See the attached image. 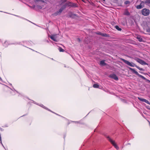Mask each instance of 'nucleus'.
<instances>
[{"label":"nucleus","mask_w":150,"mask_h":150,"mask_svg":"<svg viewBox=\"0 0 150 150\" xmlns=\"http://www.w3.org/2000/svg\"><path fill=\"white\" fill-rule=\"evenodd\" d=\"M2 146H3V147L4 148V145H3V144H2Z\"/></svg>","instance_id":"f704fd0d"},{"label":"nucleus","mask_w":150,"mask_h":150,"mask_svg":"<svg viewBox=\"0 0 150 150\" xmlns=\"http://www.w3.org/2000/svg\"><path fill=\"white\" fill-rule=\"evenodd\" d=\"M99 86L97 84H95L93 85V87L95 88H98Z\"/></svg>","instance_id":"2eb2a0df"},{"label":"nucleus","mask_w":150,"mask_h":150,"mask_svg":"<svg viewBox=\"0 0 150 150\" xmlns=\"http://www.w3.org/2000/svg\"><path fill=\"white\" fill-rule=\"evenodd\" d=\"M145 3L150 4V0H146V1H145Z\"/></svg>","instance_id":"412c9836"},{"label":"nucleus","mask_w":150,"mask_h":150,"mask_svg":"<svg viewBox=\"0 0 150 150\" xmlns=\"http://www.w3.org/2000/svg\"><path fill=\"white\" fill-rule=\"evenodd\" d=\"M137 38L139 42H142V38L139 36H138L137 37Z\"/></svg>","instance_id":"f8f14e48"},{"label":"nucleus","mask_w":150,"mask_h":150,"mask_svg":"<svg viewBox=\"0 0 150 150\" xmlns=\"http://www.w3.org/2000/svg\"><path fill=\"white\" fill-rule=\"evenodd\" d=\"M129 69L132 71L136 75L139 76V77L142 78L144 80H146L147 81H148L150 83V81L149 80L146 79L144 76L139 74L137 71H136L134 69H132L131 68H129Z\"/></svg>","instance_id":"f257e3e1"},{"label":"nucleus","mask_w":150,"mask_h":150,"mask_svg":"<svg viewBox=\"0 0 150 150\" xmlns=\"http://www.w3.org/2000/svg\"><path fill=\"white\" fill-rule=\"evenodd\" d=\"M106 137L108 139V140L116 149L118 150L119 149V147L115 143L114 141L112 140L109 136H107Z\"/></svg>","instance_id":"39448f33"},{"label":"nucleus","mask_w":150,"mask_h":150,"mask_svg":"<svg viewBox=\"0 0 150 150\" xmlns=\"http://www.w3.org/2000/svg\"><path fill=\"white\" fill-rule=\"evenodd\" d=\"M72 15H74V16H76V15L75 14H73Z\"/></svg>","instance_id":"473e14b6"},{"label":"nucleus","mask_w":150,"mask_h":150,"mask_svg":"<svg viewBox=\"0 0 150 150\" xmlns=\"http://www.w3.org/2000/svg\"><path fill=\"white\" fill-rule=\"evenodd\" d=\"M120 60L124 62L125 64H126L128 65H129L132 67H134L137 66V65H136L135 64H134L132 62L130 63L127 60H126L123 59L121 58L120 59Z\"/></svg>","instance_id":"f03ea898"},{"label":"nucleus","mask_w":150,"mask_h":150,"mask_svg":"<svg viewBox=\"0 0 150 150\" xmlns=\"http://www.w3.org/2000/svg\"><path fill=\"white\" fill-rule=\"evenodd\" d=\"M0 143H1L2 144V142H1V140H0Z\"/></svg>","instance_id":"7c9ffc66"},{"label":"nucleus","mask_w":150,"mask_h":150,"mask_svg":"<svg viewBox=\"0 0 150 150\" xmlns=\"http://www.w3.org/2000/svg\"><path fill=\"white\" fill-rule=\"evenodd\" d=\"M142 14L145 16H147L149 15L150 13V11L149 9L144 8L141 11Z\"/></svg>","instance_id":"7ed1b4c3"},{"label":"nucleus","mask_w":150,"mask_h":150,"mask_svg":"<svg viewBox=\"0 0 150 150\" xmlns=\"http://www.w3.org/2000/svg\"><path fill=\"white\" fill-rule=\"evenodd\" d=\"M67 0H62V2H64L66 1Z\"/></svg>","instance_id":"c85d7f7f"},{"label":"nucleus","mask_w":150,"mask_h":150,"mask_svg":"<svg viewBox=\"0 0 150 150\" xmlns=\"http://www.w3.org/2000/svg\"><path fill=\"white\" fill-rule=\"evenodd\" d=\"M69 6L73 7H77V4H76L71 2H69Z\"/></svg>","instance_id":"9d476101"},{"label":"nucleus","mask_w":150,"mask_h":150,"mask_svg":"<svg viewBox=\"0 0 150 150\" xmlns=\"http://www.w3.org/2000/svg\"><path fill=\"white\" fill-rule=\"evenodd\" d=\"M45 0H38V1H40L43 2H44Z\"/></svg>","instance_id":"bb28decb"},{"label":"nucleus","mask_w":150,"mask_h":150,"mask_svg":"<svg viewBox=\"0 0 150 150\" xmlns=\"http://www.w3.org/2000/svg\"><path fill=\"white\" fill-rule=\"evenodd\" d=\"M148 104L150 105V103L149 102V104Z\"/></svg>","instance_id":"79ce46f5"},{"label":"nucleus","mask_w":150,"mask_h":150,"mask_svg":"<svg viewBox=\"0 0 150 150\" xmlns=\"http://www.w3.org/2000/svg\"><path fill=\"white\" fill-rule=\"evenodd\" d=\"M69 3H66L65 4H64V6H65V7H66V6H69Z\"/></svg>","instance_id":"393cba45"},{"label":"nucleus","mask_w":150,"mask_h":150,"mask_svg":"<svg viewBox=\"0 0 150 150\" xmlns=\"http://www.w3.org/2000/svg\"><path fill=\"white\" fill-rule=\"evenodd\" d=\"M135 60L138 62L142 65H147L148 64L146 63L144 61L139 58H137Z\"/></svg>","instance_id":"423d86ee"},{"label":"nucleus","mask_w":150,"mask_h":150,"mask_svg":"<svg viewBox=\"0 0 150 150\" xmlns=\"http://www.w3.org/2000/svg\"><path fill=\"white\" fill-rule=\"evenodd\" d=\"M78 41L79 42H80V39H79V38H78Z\"/></svg>","instance_id":"2f4dec72"},{"label":"nucleus","mask_w":150,"mask_h":150,"mask_svg":"<svg viewBox=\"0 0 150 150\" xmlns=\"http://www.w3.org/2000/svg\"><path fill=\"white\" fill-rule=\"evenodd\" d=\"M7 42L6 41L5 43H4V46H5V47H6L7 46V45H5V44H6Z\"/></svg>","instance_id":"cd10ccee"},{"label":"nucleus","mask_w":150,"mask_h":150,"mask_svg":"<svg viewBox=\"0 0 150 150\" xmlns=\"http://www.w3.org/2000/svg\"><path fill=\"white\" fill-rule=\"evenodd\" d=\"M63 10L61 8H60L59 11H57L56 12L54 13V16H56L60 14V13L62 12Z\"/></svg>","instance_id":"1a4fd4ad"},{"label":"nucleus","mask_w":150,"mask_h":150,"mask_svg":"<svg viewBox=\"0 0 150 150\" xmlns=\"http://www.w3.org/2000/svg\"><path fill=\"white\" fill-rule=\"evenodd\" d=\"M130 3V1H126L125 2V4H128Z\"/></svg>","instance_id":"4be33fe9"},{"label":"nucleus","mask_w":150,"mask_h":150,"mask_svg":"<svg viewBox=\"0 0 150 150\" xmlns=\"http://www.w3.org/2000/svg\"><path fill=\"white\" fill-rule=\"evenodd\" d=\"M140 73H142V72H140Z\"/></svg>","instance_id":"a19ab883"},{"label":"nucleus","mask_w":150,"mask_h":150,"mask_svg":"<svg viewBox=\"0 0 150 150\" xmlns=\"http://www.w3.org/2000/svg\"><path fill=\"white\" fill-rule=\"evenodd\" d=\"M127 144L130 145V144H129V143H128V144Z\"/></svg>","instance_id":"4c0bfd02"},{"label":"nucleus","mask_w":150,"mask_h":150,"mask_svg":"<svg viewBox=\"0 0 150 150\" xmlns=\"http://www.w3.org/2000/svg\"><path fill=\"white\" fill-rule=\"evenodd\" d=\"M0 80H2V79L0 77Z\"/></svg>","instance_id":"72a5a7b5"},{"label":"nucleus","mask_w":150,"mask_h":150,"mask_svg":"<svg viewBox=\"0 0 150 150\" xmlns=\"http://www.w3.org/2000/svg\"><path fill=\"white\" fill-rule=\"evenodd\" d=\"M40 106L41 107H42L43 108H45V109H47V110H49V111H51V110H49V109H48L47 108H46V107H45V106H44L43 105H42H42H40Z\"/></svg>","instance_id":"a211bd4d"},{"label":"nucleus","mask_w":150,"mask_h":150,"mask_svg":"<svg viewBox=\"0 0 150 150\" xmlns=\"http://www.w3.org/2000/svg\"><path fill=\"white\" fill-rule=\"evenodd\" d=\"M47 42H49V41H48V40H47Z\"/></svg>","instance_id":"58836bf2"},{"label":"nucleus","mask_w":150,"mask_h":150,"mask_svg":"<svg viewBox=\"0 0 150 150\" xmlns=\"http://www.w3.org/2000/svg\"><path fill=\"white\" fill-rule=\"evenodd\" d=\"M39 8H41V7L40 6H39Z\"/></svg>","instance_id":"e433bc0d"},{"label":"nucleus","mask_w":150,"mask_h":150,"mask_svg":"<svg viewBox=\"0 0 150 150\" xmlns=\"http://www.w3.org/2000/svg\"><path fill=\"white\" fill-rule=\"evenodd\" d=\"M66 7H65V6L64 5H63L60 8H61L63 10Z\"/></svg>","instance_id":"5701e85b"},{"label":"nucleus","mask_w":150,"mask_h":150,"mask_svg":"<svg viewBox=\"0 0 150 150\" xmlns=\"http://www.w3.org/2000/svg\"><path fill=\"white\" fill-rule=\"evenodd\" d=\"M59 36V35L56 34L53 35L51 36H49L54 41L57 42L59 40V39L58 38Z\"/></svg>","instance_id":"20e7f679"},{"label":"nucleus","mask_w":150,"mask_h":150,"mask_svg":"<svg viewBox=\"0 0 150 150\" xmlns=\"http://www.w3.org/2000/svg\"><path fill=\"white\" fill-rule=\"evenodd\" d=\"M101 35L105 37H108L109 36V35L106 33H102Z\"/></svg>","instance_id":"4468645a"},{"label":"nucleus","mask_w":150,"mask_h":150,"mask_svg":"<svg viewBox=\"0 0 150 150\" xmlns=\"http://www.w3.org/2000/svg\"><path fill=\"white\" fill-rule=\"evenodd\" d=\"M100 64L102 66H104L106 65V64L104 60H103L100 61Z\"/></svg>","instance_id":"9b49d317"},{"label":"nucleus","mask_w":150,"mask_h":150,"mask_svg":"<svg viewBox=\"0 0 150 150\" xmlns=\"http://www.w3.org/2000/svg\"><path fill=\"white\" fill-rule=\"evenodd\" d=\"M115 28L116 29H117V30L119 31H120L121 30V29L120 28L119 26L117 25H116L115 26Z\"/></svg>","instance_id":"ddd939ff"},{"label":"nucleus","mask_w":150,"mask_h":150,"mask_svg":"<svg viewBox=\"0 0 150 150\" xmlns=\"http://www.w3.org/2000/svg\"><path fill=\"white\" fill-rule=\"evenodd\" d=\"M59 50L60 52H63L64 51V49H62L61 47H59Z\"/></svg>","instance_id":"aec40b11"},{"label":"nucleus","mask_w":150,"mask_h":150,"mask_svg":"<svg viewBox=\"0 0 150 150\" xmlns=\"http://www.w3.org/2000/svg\"><path fill=\"white\" fill-rule=\"evenodd\" d=\"M2 146H3V147L4 148V145H3V144H2Z\"/></svg>","instance_id":"c9c22d12"},{"label":"nucleus","mask_w":150,"mask_h":150,"mask_svg":"<svg viewBox=\"0 0 150 150\" xmlns=\"http://www.w3.org/2000/svg\"><path fill=\"white\" fill-rule=\"evenodd\" d=\"M124 14L126 15L129 16L130 15V13L129 12L127 11H126L124 13Z\"/></svg>","instance_id":"f3484780"},{"label":"nucleus","mask_w":150,"mask_h":150,"mask_svg":"<svg viewBox=\"0 0 150 150\" xmlns=\"http://www.w3.org/2000/svg\"><path fill=\"white\" fill-rule=\"evenodd\" d=\"M97 34L101 35V34H102V33L100 32H99L97 33Z\"/></svg>","instance_id":"c756f323"},{"label":"nucleus","mask_w":150,"mask_h":150,"mask_svg":"<svg viewBox=\"0 0 150 150\" xmlns=\"http://www.w3.org/2000/svg\"><path fill=\"white\" fill-rule=\"evenodd\" d=\"M136 67L140 71H144V70L143 69H142V68H140L139 67L137 66H136Z\"/></svg>","instance_id":"6ab92c4d"},{"label":"nucleus","mask_w":150,"mask_h":150,"mask_svg":"<svg viewBox=\"0 0 150 150\" xmlns=\"http://www.w3.org/2000/svg\"><path fill=\"white\" fill-rule=\"evenodd\" d=\"M110 77L114 79L115 80H117L118 79L117 76L115 74H111L110 75Z\"/></svg>","instance_id":"6e6552de"},{"label":"nucleus","mask_w":150,"mask_h":150,"mask_svg":"<svg viewBox=\"0 0 150 150\" xmlns=\"http://www.w3.org/2000/svg\"><path fill=\"white\" fill-rule=\"evenodd\" d=\"M144 102H145V103H147L148 104H149V102L148 100H147L146 99L145 100Z\"/></svg>","instance_id":"a878e982"},{"label":"nucleus","mask_w":150,"mask_h":150,"mask_svg":"<svg viewBox=\"0 0 150 150\" xmlns=\"http://www.w3.org/2000/svg\"><path fill=\"white\" fill-rule=\"evenodd\" d=\"M16 16L18 17H19V16Z\"/></svg>","instance_id":"ea45409f"},{"label":"nucleus","mask_w":150,"mask_h":150,"mask_svg":"<svg viewBox=\"0 0 150 150\" xmlns=\"http://www.w3.org/2000/svg\"><path fill=\"white\" fill-rule=\"evenodd\" d=\"M103 1H105V0H103Z\"/></svg>","instance_id":"37998d69"},{"label":"nucleus","mask_w":150,"mask_h":150,"mask_svg":"<svg viewBox=\"0 0 150 150\" xmlns=\"http://www.w3.org/2000/svg\"><path fill=\"white\" fill-rule=\"evenodd\" d=\"M146 31L148 33H150V28H147L146 29Z\"/></svg>","instance_id":"b1692460"},{"label":"nucleus","mask_w":150,"mask_h":150,"mask_svg":"<svg viewBox=\"0 0 150 150\" xmlns=\"http://www.w3.org/2000/svg\"><path fill=\"white\" fill-rule=\"evenodd\" d=\"M138 99L140 101H142V102H145V99H144V98H140L139 97L138 98Z\"/></svg>","instance_id":"dca6fc26"},{"label":"nucleus","mask_w":150,"mask_h":150,"mask_svg":"<svg viewBox=\"0 0 150 150\" xmlns=\"http://www.w3.org/2000/svg\"><path fill=\"white\" fill-rule=\"evenodd\" d=\"M144 4L143 1H142L139 5L136 6V8L138 9H140L144 7Z\"/></svg>","instance_id":"0eeeda50"}]
</instances>
